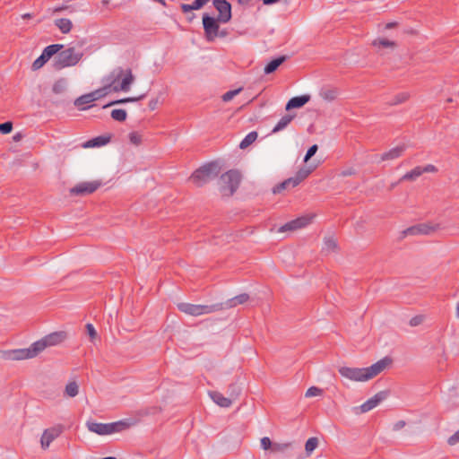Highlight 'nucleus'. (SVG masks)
<instances>
[{
  "instance_id": "obj_1",
  "label": "nucleus",
  "mask_w": 459,
  "mask_h": 459,
  "mask_svg": "<svg viewBox=\"0 0 459 459\" xmlns=\"http://www.w3.org/2000/svg\"><path fill=\"white\" fill-rule=\"evenodd\" d=\"M104 81L107 82V84L90 92V94H92L93 101L106 96L110 91H128L134 77L130 68L125 71L122 67H117L105 77Z\"/></svg>"
},
{
  "instance_id": "obj_2",
  "label": "nucleus",
  "mask_w": 459,
  "mask_h": 459,
  "mask_svg": "<svg viewBox=\"0 0 459 459\" xmlns=\"http://www.w3.org/2000/svg\"><path fill=\"white\" fill-rule=\"evenodd\" d=\"M391 363L392 359L386 356L370 367L359 368L344 366L340 367L338 372L342 377L351 381L365 382L380 374Z\"/></svg>"
},
{
  "instance_id": "obj_3",
  "label": "nucleus",
  "mask_w": 459,
  "mask_h": 459,
  "mask_svg": "<svg viewBox=\"0 0 459 459\" xmlns=\"http://www.w3.org/2000/svg\"><path fill=\"white\" fill-rule=\"evenodd\" d=\"M222 168L219 160H212L204 163L196 169L189 178V180L197 187L215 179L221 173Z\"/></svg>"
},
{
  "instance_id": "obj_4",
  "label": "nucleus",
  "mask_w": 459,
  "mask_h": 459,
  "mask_svg": "<svg viewBox=\"0 0 459 459\" xmlns=\"http://www.w3.org/2000/svg\"><path fill=\"white\" fill-rule=\"evenodd\" d=\"M52 66L59 71L65 67L74 66L83 56L82 52H76L74 48L70 47L59 50L55 56Z\"/></svg>"
},
{
  "instance_id": "obj_5",
  "label": "nucleus",
  "mask_w": 459,
  "mask_h": 459,
  "mask_svg": "<svg viewBox=\"0 0 459 459\" xmlns=\"http://www.w3.org/2000/svg\"><path fill=\"white\" fill-rule=\"evenodd\" d=\"M241 174L238 169H230L220 177V191L222 195L231 196L239 187Z\"/></svg>"
},
{
  "instance_id": "obj_6",
  "label": "nucleus",
  "mask_w": 459,
  "mask_h": 459,
  "mask_svg": "<svg viewBox=\"0 0 459 459\" xmlns=\"http://www.w3.org/2000/svg\"><path fill=\"white\" fill-rule=\"evenodd\" d=\"M178 309L188 316H199L218 311H221V305L216 303L211 305H196L187 302H179L177 304Z\"/></svg>"
},
{
  "instance_id": "obj_7",
  "label": "nucleus",
  "mask_w": 459,
  "mask_h": 459,
  "mask_svg": "<svg viewBox=\"0 0 459 459\" xmlns=\"http://www.w3.org/2000/svg\"><path fill=\"white\" fill-rule=\"evenodd\" d=\"M39 344L33 342L29 348L0 351V358L4 360H22L35 358Z\"/></svg>"
},
{
  "instance_id": "obj_8",
  "label": "nucleus",
  "mask_w": 459,
  "mask_h": 459,
  "mask_svg": "<svg viewBox=\"0 0 459 459\" xmlns=\"http://www.w3.org/2000/svg\"><path fill=\"white\" fill-rule=\"evenodd\" d=\"M219 19L211 16L209 13L203 14V26L204 30V37L207 41L212 42L218 37L220 25Z\"/></svg>"
},
{
  "instance_id": "obj_9",
  "label": "nucleus",
  "mask_w": 459,
  "mask_h": 459,
  "mask_svg": "<svg viewBox=\"0 0 459 459\" xmlns=\"http://www.w3.org/2000/svg\"><path fill=\"white\" fill-rule=\"evenodd\" d=\"M64 48L63 44H51L46 47L41 55L32 63L31 70L37 71L43 67L59 50Z\"/></svg>"
},
{
  "instance_id": "obj_10",
  "label": "nucleus",
  "mask_w": 459,
  "mask_h": 459,
  "mask_svg": "<svg viewBox=\"0 0 459 459\" xmlns=\"http://www.w3.org/2000/svg\"><path fill=\"white\" fill-rule=\"evenodd\" d=\"M390 394L389 390H383L377 393L373 397L367 400L360 406L354 407L356 414L365 413L377 407L380 403L385 401Z\"/></svg>"
},
{
  "instance_id": "obj_11",
  "label": "nucleus",
  "mask_w": 459,
  "mask_h": 459,
  "mask_svg": "<svg viewBox=\"0 0 459 459\" xmlns=\"http://www.w3.org/2000/svg\"><path fill=\"white\" fill-rule=\"evenodd\" d=\"M67 337V333L65 331H58L51 333L42 339L35 342V343L39 344V352H41L45 350V348L48 346H55L57 344L62 343Z\"/></svg>"
},
{
  "instance_id": "obj_12",
  "label": "nucleus",
  "mask_w": 459,
  "mask_h": 459,
  "mask_svg": "<svg viewBox=\"0 0 459 459\" xmlns=\"http://www.w3.org/2000/svg\"><path fill=\"white\" fill-rule=\"evenodd\" d=\"M101 186V181L81 182L70 189L72 195L85 196L94 193Z\"/></svg>"
},
{
  "instance_id": "obj_13",
  "label": "nucleus",
  "mask_w": 459,
  "mask_h": 459,
  "mask_svg": "<svg viewBox=\"0 0 459 459\" xmlns=\"http://www.w3.org/2000/svg\"><path fill=\"white\" fill-rule=\"evenodd\" d=\"M214 8L219 12L217 19L222 23L229 22L232 18V6L227 0H213Z\"/></svg>"
},
{
  "instance_id": "obj_14",
  "label": "nucleus",
  "mask_w": 459,
  "mask_h": 459,
  "mask_svg": "<svg viewBox=\"0 0 459 459\" xmlns=\"http://www.w3.org/2000/svg\"><path fill=\"white\" fill-rule=\"evenodd\" d=\"M63 429L64 427L62 425L45 429L40 439L41 447L47 449L50 443L62 434Z\"/></svg>"
},
{
  "instance_id": "obj_15",
  "label": "nucleus",
  "mask_w": 459,
  "mask_h": 459,
  "mask_svg": "<svg viewBox=\"0 0 459 459\" xmlns=\"http://www.w3.org/2000/svg\"><path fill=\"white\" fill-rule=\"evenodd\" d=\"M312 217L309 216H302L299 217L295 220H292L284 225H282L280 229V232H285L288 230H296L299 229H302L308 225L311 222Z\"/></svg>"
},
{
  "instance_id": "obj_16",
  "label": "nucleus",
  "mask_w": 459,
  "mask_h": 459,
  "mask_svg": "<svg viewBox=\"0 0 459 459\" xmlns=\"http://www.w3.org/2000/svg\"><path fill=\"white\" fill-rule=\"evenodd\" d=\"M249 299V295L247 293H241L237 295L231 299H229L225 302L216 303L217 305H221V310L235 307L238 305L244 304Z\"/></svg>"
},
{
  "instance_id": "obj_17",
  "label": "nucleus",
  "mask_w": 459,
  "mask_h": 459,
  "mask_svg": "<svg viewBox=\"0 0 459 459\" xmlns=\"http://www.w3.org/2000/svg\"><path fill=\"white\" fill-rule=\"evenodd\" d=\"M112 138L111 134H103L99 135L96 137H93L88 141H86L84 143H82L83 148H95V147H101L106 144H108Z\"/></svg>"
},
{
  "instance_id": "obj_18",
  "label": "nucleus",
  "mask_w": 459,
  "mask_h": 459,
  "mask_svg": "<svg viewBox=\"0 0 459 459\" xmlns=\"http://www.w3.org/2000/svg\"><path fill=\"white\" fill-rule=\"evenodd\" d=\"M310 100V95L304 94L300 96H296L289 100L285 106V109L287 111L293 108H300L304 105H306Z\"/></svg>"
},
{
  "instance_id": "obj_19",
  "label": "nucleus",
  "mask_w": 459,
  "mask_h": 459,
  "mask_svg": "<svg viewBox=\"0 0 459 459\" xmlns=\"http://www.w3.org/2000/svg\"><path fill=\"white\" fill-rule=\"evenodd\" d=\"M407 146L405 144L398 145L394 148H392L388 152H384L381 157L380 160H395L403 155V153L405 152Z\"/></svg>"
},
{
  "instance_id": "obj_20",
  "label": "nucleus",
  "mask_w": 459,
  "mask_h": 459,
  "mask_svg": "<svg viewBox=\"0 0 459 459\" xmlns=\"http://www.w3.org/2000/svg\"><path fill=\"white\" fill-rule=\"evenodd\" d=\"M209 394L212 400L221 407L229 408L232 404V400L229 396L225 397L218 391H211Z\"/></svg>"
},
{
  "instance_id": "obj_21",
  "label": "nucleus",
  "mask_w": 459,
  "mask_h": 459,
  "mask_svg": "<svg viewBox=\"0 0 459 459\" xmlns=\"http://www.w3.org/2000/svg\"><path fill=\"white\" fill-rule=\"evenodd\" d=\"M288 59V56L282 55L272 59L264 69L265 74L274 73L281 65H282Z\"/></svg>"
},
{
  "instance_id": "obj_22",
  "label": "nucleus",
  "mask_w": 459,
  "mask_h": 459,
  "mask_svg": "<svg viewBox=\"0 0 459 459\" xmlns=\"http://www.w3.org/2000/svg\"><path fill=\"white\" fill-rule=\"evenodd\" d=\"M147 95V92L145 93H143L137 97H126V98H123V99H118V100H112L108 103H107L106 105L103 106V108H108V107H111V106H115V105H118V104H125V103H129V102H137L139 100H143Z\"/></svg>"
},
{
  "instance_id": "obj_23",
  "label": "nucleus",
  "mask_w": 459,
  "mask_h": 459,
  "mask_svg": "<svg viewBox=\"0 0 459 459\" xmlns=\"http://www.w3.org/2000/svg\"><path fill=\"white\" fill-rule=\"evenodd\" d=\"M87 428L91 432H94L98 435L104 436L108 435L107 423H100L95 421H88Z\"/></svg>"
},
{
  "instance_id": "obj_24",
  "label": "nucleus",
  "mask_w": 459,
  "mask_h": 459,
  "mask_svg": "<svg viewBox=\"0 0 459 459\" xmlns=\"http://www.w3.org/2000/svg\"><path fill=\"white\" fill-rule=\"evenodd\" d=\"M108 435L121 432L130 427V424L126 420H118L111 423H107Z\"/></svg>"
},
{
  "instance_id": "obj_25",
  "label": "nucleus",
  "mask_w": 459,
  "mask_h": 459,
  "mask_svg": "<svg viewBox=\"0 0 459 459\" xmlns=\"http://www.w3.org/2000/svg\"><path fill=\"white\" fill-rule=\"evenodd\" d=\"M319 94L324 100L327 101H333L337 99L339 95V90L334 87H325L321 89Z\"/></svg>"
},
{
  "instance_id": "obj_26",
  "label": "nucleus",
  "mask_w": 459,
  "mask_h": 459,
  "mask_svg": "<svg viewBox=\"0 0 459 459\" xmlns=\"http://www.w3.org/2000/svg\"><path fill=\"white\" fill-rule=\"evenodd\" d=\"M242 392L241 383L237 379L235 382L231 383L228 386V395L232 400V402L239 396Z\"/></svg>"
},
{
  "instance_id": "obj_27",
  "label": "nucleus",
  "mask_w": 459,
  "mask_h": 459,
  "mask_svg": "<svg viewBox=\"0 0 459 459\" xmlns=\"http://www.w3.org/2000/svg\"><path fill=\"white\" fill-rule=\"evenodd\" d=\"M55 25L64 34L69 33L73 28V23H72L71 20H69L67 18H60V19L55 20Z\"/></svg>"
},
{
  "instance_id": "obj_28",
  "label": "nucleus",
  "mask_w": 459,
  "mask_h": 459,
  "mask_svg": "<svg viewBox=\"0 0 459 459\" xmlns=\"http://www.w3.org/2000/svg\"><path fill=\"white\" fill-rule=\"evenodd\" d=\"M295 117V115L287 114L283 116L279 122L276 124V126L272 130L273 134L278 133L281 130H283L293 120Z\"/></svg>"
},
{
  "instance_id": "obj_29",
  "label": "nucleus",
  "mask_w": 459,
  "mask_h": 459,
  "mask_svg": "<svg viewBox=\"0 0 459 459\" xmlns=\"http://www.w3.org/2000/svg\"><path fill=\"white\" fill-rule=\"evenodd\" d=\"M93 101V99H92V94H84V95H82L80 97H78L75 100H74V106H76L79 109L81 110H86L88 109L89 108H91V106H88V107H82L83 105L85 104H88V103H91Z\"/></svg>"
},
{
  "instance_id": "obj_30",
  "label": "nucleus",
  "mask_w": 459,
  "mask_h": 459,
  "mask_svg": "<svg viewBox=\"0 0 459 459\" xmlns=\"http://www.w3.org/2000/svg\"><path fill=\"white\" fill-rule=\"evenodd\" d=\"M295 181L292 180L291 178H289L282 182L277 184L273 187V193L274 195L281 193L283 190L288 189L289 187H295Z\"/></svg>"
},
{
  "instance_id": "obj_31",
  "label": "nucleus",
  "mask_w": 459,
  "mask_h": 459,
  "mask_svg": "<svg viewBox=\"0 0 459 459\" xmlns=\"http://www.w3.org/2000/svg\"><path fill=\"white\" fill-rule=\"evenodd\" d=\"M423 173H422V167L420 166H417L415 167L413 169H411V171L405 173L401 178L399 181H404V180H408V181H413L415 179H417L420 176H421Z\"/></svg>"
},
{
  "instance_id": "obj_32",
  "label": "nucleus",
  "mask_w": 459,
  "mask_h": 459,
  "mask_svg": "<svg viewBox=\"0 0 459 459\" xmlns=\"http://www.w3.org/2000/svg\"><path fill=\"white\" fill-rule=\"evenodd\" d=\"M258 134L255 131H252L248 133L246 137L240 142L239 148L240 149H246L249 145H251L256 139H257Z\"/></svg>"
},
{
  "instance_id": "obj_33",
  "label": "nucleus",
  "mask_w": 459,
  "mask_h": 459,
  "mask_svg": "<svg viewBox=\"0 0 459 459\" xmlns=\"http://www.w3.org/2000/svg\"><path fill=\"white\" fill-rule=\"evenodd\" d=\"M318 438L316 437H309L305 444V451L307 456H309L313 451L318 446Z\"/></svg>"
},
{
  "instance_id": "obj_34",
  "label": "nucleus",
  "mask_w": 459,
  "mask_h": 459,
  "mask_svg": "<svg viewBox=\"0 0 459 459\" xmlns=\"http://www.w3.org/2000/svg\"><path fill=\"white\" fill-rule=\"evenodd\" d=\"M409 98L410 94L408 92H400L396 94L391 100H389L387 104L389 106H395L405 102Z\"/></svg>"
},
{
  "instance_id": "obj_35",
  "label": "nucleus",
  "mask_w": 459,
  "mask_h": 459,
  "mask_svg": "<svg viewBox=\"0 0 459 459\" xmlns=\"http://www.w3.org/2000/svg\"><path fill=\"white\" fill-rule=\"evenodd\" d=\"M67 82L65 78H60L55 82L52 87V91L56 94H60L64 92L66 89Z\"/></svg>"
},
{
  "instance_id": "obj_36",
  "label": "nucleus",
  "mask_w": 459,
  "mask_h": 459,
  "mask_svg": "<svg viewBox=\"0 0 459 459\" xmlns=\"http://www.w3.org/2000/svg\"><path fill=\"white\" fill-rule=\"evenodd\" d=\"M373 46L375 47H381V48H395L396 47V43L393 40H389L387 39H385V38H379V39H377L373 41Z\"/></svg>"
},
{
  "instance_id": "obj_37",
  "label": "nucleus",
  "mask_w": 459,
  "mask_h": 459,
  "mask_svg": "<svg viewBox=\"0 0 459 459\" xmlns=\"http://www.w3.org/2000/svg\"><path fill=\"white\" fill-rule=\"evenodd\" d=\"M311 169H300L295 177H292V180L295 181L296 186L299 185L308 175L311 173Z\"/></svg>"
},
{
  "instance_id": "obj_38",
  "label": "nucleus",
  "mask_w": 459,
  "mask_h": 459,
  "mask_svg": "<svg viewBox=\"0 0 459 459\" xmlns=\"http://www.w3.org/2000/svg\"><path fill=\"white\" fill-rule=\"evenodd\" d=\"M111 117L118 122H124L126 121L127 117V113L123 108H116L111 111Z\"/></svg>"
},
{
  "instance_id": "obj_39",
  "label": "nucleus",
  "mask_w": 459,
  "mask_h": 459,
  "mask_svg": "<svg viewBox=\"0 0 459 459\" xmlns=\"http://www.w3.org/2000/svg\"><path fill=\"white\" fill-rule=\"evenodd\" d=\"M65 393L69 397H75L79 393V386L76 382L73 381L66 385Z\"/></svg>"
},
{
  "instance_id": "obj_40",
  "label": "nucleus",
  "mask_w": 459,
  "mask_h": 459,
  "mask_svg": "<svg viewBox=\"0 0 459 459\" xmlns=\"http://www.w3.org/2000/svg\"><path fill=\"white\" fill-rule=\"evenodd\" d=\"M243 88L239 87L238 89L229 91L222 95L221 99L223 101L228 102L231 100L235 96H237L239 92H241Z\"/></svg>"
},
{
  "instance_id": "obj_41",
  "label": "nucleus",
  "mask_w": 459,
  "mask_h": 459,
  "mask_svg": "<svg viewBox=\"0 0 459 459\" xmlns=\"http://www.w3.org/2000/svg\"><path fill=\"white\" fill-rule=\"evenodd\" d=\"M13 127L12 121H5L0 124V133L3 134H7L12 132Z\"/></svg>"
},
{
  "instance_id": "obj_42",
  "label": "nucleus",
  "mask_w": 459,
  "mask_h": 459,
  "mask_svg": "<svg viewBox=\"0 0 459 459\" xmlns=\"http://www.w3.org/2000/svg\"><path fill=\"white\" fill-rule=\"evenodd\" d=\"M418 229L420 230V235H428L435 230L434 227L426 223L418 224Z\"/></svg>"
},
{
  "instance_id": "obj_43",
  "label": "nucleus",
  "mask_w": 459,
  "mask_h": 459,
  "mask_svg": "<svg viewBox=\"0 0 459 459\" xmlns=\"http://www.w3.org/2000/svg\"><path fill=\"white\" fill-rule=\"evenodd\" d=\"M424 321H425L424 315H417L410 319L409 325L411 327H415V326L421 325Z\"/></svg>"
},
{
  "instance_id": "obj_44",
  "label": "nucleus",
  "mask_w": 459,
  "mask_h": 459,
  "mask_svg": "<svg viewBox=\"0 0 459 459\" xmlns=\"http://www.w3.org/2000/svg\"><path fill=\"white\" fill-rule=\"evenodd\" d=\"M322 394H323V390L321 388L316 387V386H311L307 390L305 396L312 397V396L321 395Z\"/></svg>"
},
{
  "instance_id": "obj_45",
  "label": "nucleus",
  "mask_w": 459,
  "mask_h": 459,
  "mask_svg": "<svg viewBox=\"0 0 459 459\" xmlns=\"http://www.w3.org/2000/svg\"><path fill=\"white\" fill-rule=\"evenodd\" d=\"M317 150H318L317 144L311 145L307 149V153H306V155L304 157V162H307L316 154Z\"/></svg>"
},
{
  "instance_id": "obj_46",
  "label": "nucleus",
  "mask_w": 459,
  "mask_h": 459,
  "mask_svg": "<svg viewBox=\"0 0 459 459\" xmlns=\"http://www.w3.org/2000/svg\"><path fill=\"white\" fill-rule=\"evenodd\" d=\"M291 446L290 443H273V452H283Z\"/></svg>"
},
{
  "instance_id": "obj_47",
  "label": "nucleus",
  "mask_w": 459,
  "mask_h": 459,
  "mask_svg": "<svg viewBox=\"0 0 459 459\" xmlns=\"http://www.w3.org/2000/svg\"><path fill=\"white\" fill-rule=\"evenodd\" d=\"M273 443L268 437H264L261 438V446L264 450L273 449Z\"/></svg>"
},
{
  "instance_id": "obj_48",
  "label": "nucleus",
  "mask_w": 459,
  "mask_h": 459,
  "mask_svg": "<svg viewBox=\"0 0 459 459\" xmlns=\"http://www.w3.org/2000/svg\"><path fill=\"white\" fill-rule=\"evenodd\" d=\"M403 235L405 237V236H408V235H420V230L418 229V224L417 225H414V226H411V227H409L407 228L406 230H404L403 231Z\"/></svg>"
},
{
  "instance_id": "obj_49",
  "label": "nucleus",
  "mask_w": 459,
  "mask_h": 459,
  "mask_svg": "<svg viewBox=\"0 0 459 459\" xmlns=\"http://www.w3.org/2000/svg\"><path fill=\"white\" fill-rule=\"evenodd\" d=\"M130 142L135 145H138L142 143V136L138 134L136 132H132L129 134Z\"/></svg>"
},
{
  "instance_id": "obj_50",
  "label": "nucleus",
  "mask_w": 459,
  "mask_h": 459,
  "mask_svg": "<svg viewBox=\"0 0 459 459\" xmlns=\"http://www.w3.org/2000/svg\"><path fill=\"white\" fill-rule=\"evenodd\" d=\"M86 333L89 334L91 340L95 339L97 336V332L92 324L88 323L85 325Z\"/></svg>"
},
{
  "instance_id": "obj_51",
  "label": "nucleus",
  "mask_w": 459,
  "mask_h": 459,
  "mask_svg": "<svg viewBox=\"0 0 459 459\" xmlns=\"http://www.w3.org/2000/svg\"><path fill=\"white\" fill-rule=\"evenodd\" d=\"M210 0H195L192 3L194 10L202 9Z\"/></svg>"
},
{
  "instance_id": "obj_52",
  "label": "nucleus",
  "mask_w": 459,
  "mask_h": 459,
  "mask_svg": "<svg viewBox=\"0 0 459 459\" xmlns=\"http://www.w3.org/2000/svg\"><path fill=\"white\" fill-rule=\"evenodd\" d=\"M325 245L328 249L335 250L337 248V243L332 238H325Z\"/></svg>"
},
{
  "instance_id": "obj_53",
  "label": "nucleus",
  "mask_w": 459,
  "mask_h": 459,
  "mask_svg": "<svg viewBox=\"0 0 459 459\" xmlns=\"http://www.w3.org/2000/svg\"><path fill=\"white\" fill-rule=\"evenodd\" d=\"M458 442H459V429L454 435H452L447 440V443L450 446H454V445L457 444Z\"/></svg>"
},
{
  "instance_id": "obj_54",
  "label": "nucleus",
  "mask_w": 459,
  "mask_h": 459,
  "mask_svg": "<svg viewBox=\"0 0 459 459\" xmlns=\"http://www.w3.org/2000/svg\"><path fill=\"white\" fill-rule=\"evenodd\" d=\"M160 102V98L159 97H156V98H153L152 99L149 103H148V108L150 110H155L158 107V104Z\"/></svg>"
},
{
  "instance_id": "obj_55",
  "label": "nucleus",
  "mask_w": 459,
  "mask_h": 459,
  "mask_svg": "<svg viewBox=\"0 0 459 459\" xmlns=\"http://www.w3.org/2000/svg\"><path fill=\"white\" fill-rule=\"evenodd\" d=\"M180 9L184 13H191L192 11H194L192 4H181Z\"/></svg>"
},
{
  "instance_id": "obj_56",
  "label": "nucleus",
  "mask_w": 459,
  "mask_h": 459,
  "mask_svg": "<svg viewBox=\"0 0 459 459\" xmlns=\"http://www.w3.org/2000/svg\"><path fill=\"white\" fill-rule=\"evenodd\" d=\"M406 425V422L404 420H398L394 424L393 430L398 431L402 429Z\"/></svg>"
},
{
  "instance_id": "obj_57",
  "label": "nucleus",
  "mask_w": 459,
  "mask_h": 459,
  "mask_svg": "<svg viewBox=\"0 0 459 459\" xmlns=\"http://www.w3.org/2000/svg\"><path fill=\"white\" fill-rule=\"evenodd\" d=\"M356 173V170L353 169V168H349L347 169H344L342 170L340 175L342 177H348V176H352Z\"/></svg>"
},
{
  "instance_id": "obj_58",
  "label": "nucleus",
  "mask_w": 459,
  "mask_h": 459,
  "mask_svg": "<svg viewBox=\"0 0 459 459\" xmlns=\"http://www.w3.org/2000/svg\"><path fill=\"white\" fill-rule=\"evenodd\" d=\"M437 168L434 165L429 164L425 167H422V173L424 172H436Z\"/></svg>"
},
{
  "instance_id": "obj_59",
  "label": "nucleus",
  "mask_w": 459,
  "mask_h": 459,
  "mask_svg": "<svg viewBox=\"0 0 459 459\" xmlns=\"http://www.w3.org/2000/svg\"><path fill=\"white\" fill-rule=\"evenodd\" d=\"M398 26V22H388L385 24V30H389V29H393V28H395Z\"/></svg>"
},
{
  "instance_id": "obj_60",
  "label": "nucleus",
  "mask_w": 459,
  "mask_h": 459,
  "mask_svg": "<svg viewBox=\"0 0 459 459\" xmlns=\"http://www.w3.org/2000/svg\"><path fill=\"white\" fill-rule=\"evenodd\" d=\"M281 0H262L263 2V4L264 5H272V4H274L278 2H280Z\"/></svg>"
},
{
  "instance_id": "obj_61",
  "label": "nucleus",
  "mask_w": 459,
  "mask_h": 459,
  "mask_svg": "<svg viewBox=\"0 0 459 459\" xmlns=\"http://www.w3.org/2000/svg\"><path fill=\"white\" fill-rule=\"evenodd\" d=\"M229 32H228V30L227 29H222V30H220L219 29V34H218V37L220 38H224L226 36H228Z\"/></svg>"
},
{
  "instance_id": "obj_62",
  "label": "nucleus",
  "mask_w": 459,
  "mask_h": 459,
  "mask_svg": "<svg viewBox=\"0 0 459 459\" xmlns=\"http://www.w3.org/2000/svg\"><path fill=\"white\" fill-rule=\"evenodd\" d=\"M23 137L22 134V133H16L13 136V140L14 142H19L20 140H22V138Z\"/></svg>"
},
{
  "instance_id": "obj_63",
  "label": "nucleus",
  "mask_w": 459,
  "mask_h": 459,
  "mask_svg": "<svg viewBox=\"0 0 459 459\" xmlns=\"http://www.w3.org/2000/svg\"><path fill=\"white\" fill-rule=\"evenodd\" d=\"M403 33L404 34H411V35H415L417 33V31L411 28L410 29H406V30H403Z\"/></svg>"
},
{
  "instance_id": "obj_64",
  "label": "nucleus",
  "mask_w": 459,
  "mask_h": 459,
  "mask_svg": "<svg viewBox=\"0 0 459 459\" xmlns=\"http://www.w3.org/2000/svg\"><path fill=\"white\" fill-rule=\"evenodd\" d=\"M251 0H237L238 4L240 5H247Z\"/></svg>"
}]
</instances>
